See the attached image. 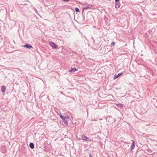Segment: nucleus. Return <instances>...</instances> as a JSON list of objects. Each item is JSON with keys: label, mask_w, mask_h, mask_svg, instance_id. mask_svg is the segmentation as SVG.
<instances>
[{"label": "nucleus", "mask_w": 157, "mask_h": 157, "mask_svg": "<svg viewBox=\"0 0 157 157\" xmlns=\"http://www.w3.org/2000/svg\"><path fill=\"white\" fill-rule=\"evenodd\" d=\"M81 139L87 141H91V140L89 138L84 135H82Z\"/></svg>", "instance_id": "obj_1"}, {"label": "nucleus", "mask_w": 157, "mask_h": 157, "mask_svg": "<svg viewBox=\"0 0 157 157\" xmlns=\"http://www.w3.org/2000/svg\"><path fill=\"white\" fill-rule=\"evenodd\" d=\"M50 45L52 48L54 49H56L58 48V46L53 42H50Z\"/></svg>", "instance_id": "obj_2"}, {"label": "nucleus", "mask_w": 157, "mask_h": 157, "mask_svg": "<svg viewBox=\"0 0 157 157\" xmlns=\"http://www.w3.org/2000/svg\"><path fill=\"white\" fill-rule=\"evenodd\" d=\"M22 46L28 49H30L33 48L32 46L28 44H26L25 45H23Z\"/></svg>", "instance_id": "obj_3"}, {"label": "nucleus", "mask_w": 157, "mask_h": 157, "mask_svg": "<svg viewBox=\"0 0 157 157\" xmlns=\"http://www.w3.org/2000/svg\"><path fill=\"white\" fill-rule=\"evenodd\" d=\"M121 5L120 2H115V6L116 8L118 9L120 8Z\"/></svg>", "instance_id": "obj_4"}, {"label": "nucleus", "mask_w": 157, "mask_h": 157, "mask_svg": "<svg viewBox=\"0 0 157 157\" xmlns=\"http://www.w3.org/2000/svg\"><path fill=\"white\" fill-rule=\"evenodd\" d=\"M123 74V72H122L120 73H119L117 75H115L114 76L113 79H116L117 78L119 77L121 75H122Z\"/></svg>", "instance_id": "obj_5"}, {"label": "nucleus", "mask_w": 157, "mask_h": 157, "mask_svg": "<svg viewBox=\"0 0 157 157\" xmlns=\"http://www.w3.org/2000/svg\"><path fill=\"white\" fill-rule=\"evenodd\" d=\"M78 70V69H76L75 67L72 68L71 67L70 69L69 70V72H75L76 71Z\"/></svg>", "instance_id": "obj_6"}, {"label": "nucleus", "mask_w": 157, "mask_h": 157, "mask_svg": "<svg viewBox=\"0 0 157 157\" xmlns=\"http://www.w3.org/2000/svg\"><path fill=\"white\" fill-rule=\"evenodd\" d=\"M132 142L133 143H132L131 145V150H133L134 148L135 147V142L133 140H132Z\"/></svg>", "instance_id": "obj_7"}, {"label": "nucleus", "mask_w": 157, "mask_h": 157, "mask_svg": "<svg viewBox=\"0 0 157 157\" xmlns=\"http://www.w3.org/2000/svg\"><path fill=\"white\" fill-rule=\"evenodd\" d=\"M6 89V87L4 86H2V87L1 91H2V92H5V91Z\"/></svg>", "instance_id": "obj_8"}, {"label": "nucleus", "mask_w": 157, "mask_h": 157, "mask_svg": "<svg viewBox=\"0 0 157 157\" xmlns=\"http://www.w3.org/2000/svg\"><path fill=\"white\" fill-rule=\"evenodd\" d=\"M29 147H30L31 149H33L34 148V144L33 143H30L29 145Z\"/></svg>", "instance_id": "obj_9"}, {"label": "nucleus", "mask_w": 157, "mask_h": 157, "mask_svg": "<svg viewBox=\"0 0 157 157\" xmlns=\"http://www.w3.org/2000/svg\"><path fill=\"white\" fill-rule=\"evenodd\" d=\"M116 105H117V106L120 108L121 109H122L123 107V105L121 103L117 104Z\"/></svg>", "instance_id": "obj_10"}, {"label": "nucleus", "mask_w": 157, "mask_h": 157, "mask_svg": "<svg viewBox=\"0 0 157 157\" xmlns=\"http://www.w3.org/2000/svg\"><path fill=\"white\" fill-rule=\"evenodd\" d=\"M59 117L60 118L63 120V121L65 120V117L62 116L61 114L59 115Z\"/></svg>", "instance_id": "obj_11"}, {"label": "nucleus", "mask_w": 157, "mask_h": 157, "mask_svg": "<svg viewBox=\"0 0 157 157\" xmlns=\"http://www.w3.org/2000/svg\"><path fill=\"white\" fill-rule=\"evenodd\" d=\"M90 8L89 6L84 7L82 8V10L83 11L85 10H86Z\"/></svg>", "instance_id": "obj_12"}, {"label": "nucleus", "mask_w": 157, "mask_h": 157, "mask_svg": "<svg viewBox=\"0 0 157 157\" xmlns=\"http://www.w3.org/2000/svg\"><path fill=\"white\" fill-rule=\"evenodd\" d=\"M63 122L64 124L66 125L67 126L68 125V122L67 120L65 119V120H63Z\"/></svg>", "instance_id": "obj_13"}, {"label": "nucleus", "mask_w": 157, "mask_h": 157, "mask_svg": "<svg viewBox=\"0 0 157 157\" xmlns=\"http://www.w3.org/2000/svg\"><path fill=\"white\" fill-rule=\"evenodd\" d=\"M75 10L76 12H80L79 9L78 7H75Z\"/></svg>", "instance_id": "obj_14"}, {"label": "nucleus", "mask_w": 157, "mask_h": 157, "mask_svg": "<svg viewBox=\"0 0 157 157\" xmlns=\"http://www.w3.org/2000/svg\"><path fill=\"white\" fill-rule=\"evenodd\" d=\"M65 117V119H69L70 118V117L69 116H66Z\"/></svg>", "instance_id": "obj_15"}, {"label": "nucleus", "mask_w": 157, "mask_h": 157, "mask_svg": "<svg viewBox=\"0 0 157 157\" xmlns=\"http://www.w3.org/2000/svg\"><path fill=\"white\" fill-rule=\"evenodd\" d=\"M111 44L112 45H113V46H114L115 44V43L114 42H113L111 43Z\"/></svg>", "instance_id": "obj_16"}, {"label": "nucleus", "mask_w": 157, "mask_h": 157, "mask_svg": "<svg viewBox=\"0 0 157 157\" xmlns=\"http://www.w3.org/2000/svg\"><path fill=\"white\" fill-rule=\"evenodd\" d=\"M120 0H115V2H118Z\"/></svg>", "instance_id": "obj_17"}, {"label": "nucleus", "mask_w": 157, "mask_h": 157, "mask_svg": "<svg viewBox=\"0 0 157 157\" xmlns=\"http://www.w3.org/2000/svg\"><path fill=\"white\" fill-rule=\"evenodd\" d=\"M64 2H67L69 1V0H62Z\"/></svg>", "instance_id": "obj_18"}, {"label": "nucleus", "mask_w": 157, "mask_h": 157, "mask_svg": "<svg viewBox=\"0 0 157 157\" xmlns=\"http://www.w3.org/2000/svg\"><path fill=\"white\" fill-rule=\"evenodd\" d=\"M89 157H93L90 154H89Z\"/></svg>", "instance_id": "obj_19"}, {"label": "nucleus", "mask_w": 157, "mask_h": 157, "mask_svg": "<svg viewBox=\"0 0 157 157\" xmlns=\"http://www.w3.org/2000/svg\"><path fill=\"white\" fill-rule=\"evenodd\" d=\"M12 22H13V23H14V24L15 23V21H12Z\"/></svg>", "instance_id": "obj_20"}]
</instances>
